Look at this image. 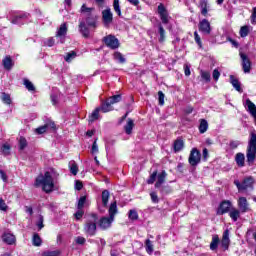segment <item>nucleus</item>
Instances as JSON below:
<instances>
[{
  "instance_id": "1",
  "label": "nucleus",
  "mask_w": 256,
  "mask_h": 256,
  "mask_svg": "<svg viewBox=\"0 0 256 256\" xmlns=\"http://www.w3.org/2000/svg\"><path fill=\"white\" fill-rule=\"evenodd\" d=\"M119 213V208H117V201L112 202L108 207L109 217L104 216L100 218L98 221V227L102 231H107V229H111V225H113V221H115V216Z\"/></svg>"
},
{
  "instance_id": "2",
  "label": "nucleus",
  "mask_w": 256,
  "mask_h": 256,
  "mask_svg": "<svg viewBox=\"0 0 256 256\" xmlns=\"http://www.w3.org/2000/svg\"><path fill=\"white\" fill-rule=\"evenodd\" d=\"M35 185L36 187H39V185H41L45 193H51L53 189H55V182L53 181V176L51 175V172L47 171L44 173V175H39L36 178Z\"/></svg>"
},
{
  "instance_id": "3",
  "label": "nucleus",
  "mask_w": 256,
  "mask_h": 256,
  "mask_svg": "<svg viewBox=\"0 0 256 256\" xmlns=\"http://www.w3.org/2000/svg\"><path fill=\"white\" fill-rule=\"evenodd\" d=\"M246 158L248 165H253L256 161V133L251 132L246 150Z\"/></svg>"
},
{
  "instance_id": "4",
  "label": "nucleus",
  "mask_w": 256,
  "mask_h": 256,
  "mask_svg": "<svg viewBox=\"0 0 256 256\" xmlns=\"http://www.w3.org/2000/svg\"><path fill=\"white\" fill-rule=\"evenodd\" d=\"M80 13L86 17V23L88 27H94L97 25V14H95L94 7H87L86 4H83L80 9Z\"/></svg>"
},
{
  "instance_id": "5",
  "label": "nucleus",
  "mask_w": 256,
  "mask_h": 256,
  "mask_svg": "<svg viewBox=\"0 0 256 256\" xmlns=\"http://www.w3.org/2000/svg\"><path fill=\"white\" fill-rule=\"evenodd\" d=\"M84 231L90 237H92V235H95L97 231V215L93 214L87 219Z\"/></svg>"
},
{
  "instance_id": "6",
  "label": "nucleus",
  "mask_w": 256,
  "mask_h": 256,
  "mask_svg": "<svg viewBox=\"0 0 256 256\" xmlns=\"http://www.w3.org/2000/svg\"><path fill=\"white\" fill-rule=\"evenodd\" d=\"M234 184L236 185L238 191H247V189H253V185H255V179L249 176V177H246L242 181V183L239 182V180H236L234 181Z\"/></svg>"
},
{
  "instance_id": "7",
  "label": "nucleus",
  "mask_w": 256,
  "mask_h": 256,
  "mask_svg": "<svg viewBox=\"0 0 256 256\" xmlns=\"http://www.w3.org/2000/svg\"><path fill=\"white\" fill-rule=\"evenodd\" d=\"M188 161L192 167L199 165V163H201V152H199L197 148H193L190 152Z\"/></svg>"
},
{
  "instance_id": "8",
  "label": "nucleus",
  "mask_w": 256,
  "mask_h": 256,
  "mask_svg": "<svg viewBox=\"0 0 256 256\" xmlns=\"http://www.w3.org/2000/svg\"><path fill=\"white\" fill-rule=\"evenodd\" d=\"M233 209V204L229 200H224L218 207L217 215H225V213H229Z\"/></svg>"
},
{
  "instance_id": "9",
  "label": "nucleus",
  "mask_w": 256,
  "mask_h": 256,
  "mask_svg": "<svg viewBox=\"0 0 256 256\" xmlns=\"http://www.w3.org/2000/svg\"><path fill=\"white\" fill-rule=\"evenodd\" d=\"M103 41L107 47H110V49H119V39H117L115 36L108 35L104 37Z\"/></svg>"
},
{
  "instance_id": "10",
  "label": "nucleus",
  "mask_w": 256,
  "mask_h": 256,
  "mask_svg": "<svg viewBox=\"0 0 256 256\" xmlns=\"http://www.w3.org/2000/svg\"><path fill=\"white\" fill-rule=\"evenodd\" d=\"M102 21L103 25L106 27H110L111 23H113V12H111L110 8H107L102 12Z\"/></svg>"
},
{
  "instance_id": "11",
  "label": "nucleus",
  "mask_w": 256,
  "mask_h": 256,
  "mask_svg": "<svg viewBox=\"0 0 256 256\" xmlns=\"http://www.w3.org/2000/svg\"><path fill=\"white\" fill-rule=\"evenodd\" d=\"M240 58L242 60V69L244 73H251V60L243 52H240Z\"/></svg>"
},
{
  "instance_id": "12",
  "label": "nucleus",
  "mask_w": 256,
  "mask_h": 256,
  "mask_svg": "<svg viewBox=\"0 0 256 256\" xmlns=\"http://www.w3.org/2000/svg\"><path fill=\"white\" fill-rule=\"evenodd\" d=\"M67 23H63L60 25V27L58 28L57 32H56V37H58V39H60V43H65V37L67 36Z\"/></svg>"
},
{
  "instance_id": "13",
  "label": "nucleus",
  "mask_w": 256,
  "mask_h": 256,
  "mask_svg": "<svg viewBox=\"0 0 256 256\" xmlns=\"http://www.w3.org/2000/svg\"><path fill=\"white\" fill-rule=\"evenodd\" d=\"M158 14L162 23L164 25H167V23H169V14L167 13V9H165V6L163 4L158 5Z\"/></svg>"
},
{
  "instance_id": "14",
  "label": "nucleus",
  "mask_w": 256,
  "mask_h": 256,
  "mask_svg": "<svg viewBox=\"0 0 256 256\" xmlns=\"http://www.w3.org/2000/svg\"><path fill=\"white\" fill-rule=\"evenodd\" d=\"M199 31L201 33H204V35H209L211 33V23H209V20L203 19L199 23Z\"/></svg>"
},
{
  "instance_id": "15",
  "label": "nucleus",
  "mask_w": 256,
  "mask_h": 256,
  "mask_svg": "<svg viewBox=\"0 0 256 256\" xmlns=\"http://www.w3.org/2000/svg\"><path fill=\"white\" fill-rule=\"evenodd\" d=\"M25 19H29V14L22 12L14 16L11 20V23H13L14 25H23V21H25Z\"/></svg>"
},
{
  "instance_id": "16",
  "label": "nucleus",
  "mask_w": 256,
  "mask_h": 256,
  "mask_svg": "<svg viewBox=\"0 0 256 256\" xmlns=\"http://www.w3.org/2000/svg\"><path fill=\"white\" fill-rule=\"evenodd\" d=\"M238 207L241 213H247V211H249V203L247 202V198L240 197L238 200Z\"/></svg>"
},
{
  "instance_id": "17",
  "label": "nucleus",
  "mask_w": 256,
  "mask_h": 256,
  "mask_svg": "<svg viewBox=\"0 0 256 256\" xmlns=\"http://www.w3.org/2000/svg\"><path fill=\"white\" fill-rule=\"evenodd\" d=\"M135 127V121L133 119L128 118L126 124L124 125V131L126 135H131L133 133V128Z\"/></svg>"
},
{
  "instance_id": "18",
  "label": "nucleus",
  "mask_w": 256,
  "mask_h": 256,
  "mask_svg": "<svg viewBox=\"0 0 256 256\" xmlns=\"http://www.w3.org/2000/svg\"><path fill=\"white\" fill-rule=\"evenodd\" d=\"M2 65H3L4 69H6V71H11L15 64L13 63V59L11 58V56H6L2 60Z\"/></svg>"
},
{
  "instance_id": "19",
  "label": "nucleus",
  "mask_w": 256,
  "mask_h": 256,
  "mask_svg": "<svg viewBox=\"0 0 256 256\" xmlns=\"http://www.w3.org/2000/svg\"><path fill=\"white\" fill-rule=\"evenodd\" d=\"M229 217L232 219V221L236 222L239 220V217H241V210L232 207L229 211Z\"/></svg>"
},
{
  "instance_id": "20",
  "label": "nucleus",
  "mask_w": 256,
  "mask_h": 256,
  "mask_svg": "<svg viewBox=\"0 0 256 256\" xmlns=\"http://www.w3.org/2000/svg\"><path fill=\"white\" fill-rule=\"evenodd\" d=\"M2 241L7 245H13L15 243V235L11 233H4L2 235Z\"/></svg>"
},
{
  "instance_id": "21",
  "label": "nucleus",
  "mask_w": 256,
  "mask_h": 256,
  "mask_svg": "<svg viewBox=\"0 0 256 256\" xmlns=\"http://www.w3.org/2000/svg\"><path fill=\"white\" fill-rule=\"evenodd\" d=\"M229 243H230V240H229V230H225L224 233H223V237H222V241H221V246L224 249H229Z\"/></svg>"
},
{
  "instance_id": "22",
  "label": "nucleus",
  "mask_w": 256,
  "mask_h": 256,
  "mask_svg": "<svg viewBox=\"0 0 256 256\" xmlns=\"http://www.w3.org/2000/svg\"><path fill=\"white\" fill-rule=\"evenodd\" d=\"M235 162L238 167H245V154L239 152L235 156Z\"/></svg>"
},
{
  "instance_id": "23",
  "label": "nucleus",
  "mask_w": 256,
  "mask_h": 256,
  "mask_svg": "<svg viewBox=\"0 0 256 256\" xmlns=\"http://www.w3.org/2000/svg\"><path fill=\"white\" fill-rule=\"evenodd\" d=\"M113 104L107 100L106 102L102 103L101 107L98 108V111H102V113H109V111H113Z\"/></svg>"
},
{
  "instance_id": "24",
  "label": "nucleus",
  "mask_w": 256,
  "mask_h": 256,
  "mask_svg": "<svg viewBox=\"0 0 256 256\" xmlns=\"http://www.w3.org/2000/svg\"><path fill=\"white\" fill-rule=\"evenodd\" d=\"M68 167L72 175L75 176L79 173V166L77 165V162H75L74 160L69 162Z\"/></svg>"
},
{
  "instance_id": "25",
  "label": "nucleus",
  "mask_w": 256,
  "mask_h": 256,
  "mask_svg": "<svg viewBox=\"0 0 256 256\" xmlns=\"http://www.w3.org/2000/svg\"><path fill=\"white\" fill-rule=\"evenodd\" d=\"M110 195L111 194L108 192V190L102 191V195H101L102 207H107V205H109Z\"/></svg>"
},
{
  "instance_id": "26",
  "label": "nucleus",
  "mask_w": 256,
  "mask_h": 256,
  "mask_svg": "<svg viewBox=\"0 0 256 256\" xmlns=\"http://www.w3.org/2000/svg\"><path fill=\"white\" fill-rule=\"evenodd\" d=\"M167 178V172L162 171L161 174L158 175L157 182L155 184V187L159 189L163 183H165V179Z\"/></svg>"
},
{
  "instance_id": "27",
  "label": "nucleus",
  "mask_w": 256,
  "mask_h": 256,
  "mask_svg": "<svg viewBox=\"0 0 256 256\" xmlns=\"http://www.w3.org/2000/svg\"><path fill=\"white\" fill-rule=\"evenodd\" d=\"M207 7H209V3L207 2V0H200V9H201V14L204 17H207Z\"/></svg>"
},
{
  "instance_id": "28",
  "label": "nucleus",
  "mask_w": 256,
  "mask_h": 256,
  "mask_svg": "<svg viewBox=\"0 0 256 256\" xmlns=\"http://www.w3.org/2000/svg\"><path fill=\"white\" fill-rule=\"evenodd\" d=\"M79 31L83 35V37H89V28H87L84 21L80 22Z\"/></svg>"
},
{
  "instance_id": "29",
  "label": "nucleus",
  "mask_w": 256,
  "mask_h": 256,
  "mask_svg": "<svg viewBox=\"0 0 256 256\" xmlns=\"http://www.w3.org/2000/svg\"><path fill=\"white\" fill-rule=\"evenodd\" d=\"M184 147H185V142H183V140L177 139L174 142V151H175V153H179V151H181Z\"/></svg>"
},
{
  "instance_id": "30",
  "label": "nucleus",
  "mask_w": 256,
  "mask_h": 256,
  "mask_svg": "<svg viewBox=\"0 0 256 256\" xmlns=\"http://www.w3.org/2000/svg\"><path fill=\"white\" fill-rule=\"evenodd\" d=\"M230 83L233 85L234 89H236V91L241 93V84L239 83V80H237V78H235V76H230Z\"/></svg>"
},
{
  "instance_id": "31",
  "label": "nucleus",
  "mask_w": 256,
  "mask_h": 256,
  "mask_svg": "<svg viewBox=\"0 0 256 256\" xmlns=\"http://www.w3.org/2000/svg\"><path fill=\"white\" fill-rule=\"evenodd\" d=\"M158 33L160 35L158 41L159 43H164L165 41V28H163V25L159 24L158 25Z\"/></svg>"
},
{
  "instance_id": "32",
  "label": "nucleus",
  "mask_w": 256,
  "mask_h": 256,
  "mask_svg": "<svg viewBox=\"0 0 256 256\" xmlns=\"http://www.w3.org/2000/svg\"><path fill=\"white\" fill-rule=\"evenodd\" d=\"M128 219H130V221H137V219H139V214L137 213V210H129Z\"/></svg>"
},
{
  "instance_id": "33",
  "label": "nucleus",
  "mask_w": 256,
  "mask_h": 256,
  "mask_svg": "<svg viewBox=\"0 0 256 256\" xmlns=\"http://www.w3.org/2000/svg\"><path fill=\"white\" fill-rule=\"evenodd\" d=\"M23 85L26 87L28 91H35V85L29 79L25 78L23 80Z\"/></svg>"
},
{
  "instance_id": "34",
  "label": "nucleus",
  "mask_w": 256,
  "mask_h": 256,
  "mask_svg": "<svg viewBox=\"0 0 256 256\" xmlns=\"http://www.w3.org/2000/svg\"><path fill=\"white\" fill-rule=\"evenodd\" d=\"M207 129H209V124L207 123V120H201L199 126L200 133H206Z\"/></svg>"
},
{
  "instance_id": "35",
  "label": "nucleus",
  "mask_w": 256,
  "mask_h": 256,
  "mask_svg": "<svg viewBox=\"0 0 256 256\" xmlns=\"http://www.w3.org/2000/svg\"><path fill=\"white\" fill-rule=\"evenodd\" d=\"M219 246V236H213L212 242L210 244L211 251H215L217 247Z\"/></svg>"
},
{
  "instance_id": "36",
  "label": "nucleus",
  "mask_w": 256,
  "mask_h": 256,
  "mask_svg": "<svg viewBox=\"0 0 256 256\" xmlns=\"http://www.w3.org/2000/svg\"><path fill=\"white\" fill-rule=\"evenodd\" d=\"M86 203H87V197L81 196L78 200L77 209L83 210V207H85Z\"/></svg>"
},
{
  "instance_id": "37",
  "label": "nucleus",
  "mask_w": 256,
  "mask_h": 256,
  "mask_svg": "<svg viewBox=\"0 0 256 256\" xmlns=\"http://www.w3.org/2000/svg\"><path fill=\"white\" fill-rule=\"evenodd\" d=\"M113 57H114L115 61H117L118 63H125V61H126L125 57L120 52H115Z\"/></svg>"
},
{
  "instance_id": "38",
  "label": "nucleus",
  "mask_w": 256,
  "mask_h": 256,
  "mask_svg": "<svg viewBox=\"0 0 256 256\" xmlns=\"http://www.w3.org/2000/svg\"><path fill=\"white\" fill-rule=\"evenodd\" d=\"M32 241L35 247H41L42 240L39 234H34Z\"/></svg>"
},
{
  "instance_id": "39",
  "label": "nucleus",
  "mask_w": 256,
  "mask_h": 256,
  "mask_svg": "<svg viewBox=\"0 0 256 256\" xmlns=\"http://www.w3.org/2000/svg\"><path fill=\"white\" fill-rule=\"evenodd\" d=\"M200 75L202 79L206 81V83H209L211 81V73L201 70Z\"/></svg>"
},
{
  "instance_id": "40",
  "label": "nucleus",
  "mask_w": 256,
  "mask_h": 256,
  "mask_svg": "<svg viewBox=\"0 0 256 256\" xmlns=\"http://www.w3.org/2000/svg\"><path fill=\"white\" fill-rule=\"evenodd\" d=\"M76 57H77V53H75V51H72L67 53L64 59L66 63H71V61H73V59H75Z\"/></svg>"
},
{
  "instance_id": "41",
  "label": "nucleus",
  "mask_w": 256,
  "mask_h": 256,
  "mask_svg": "<svg viewBox=\"0 0 256 256\" xmlns=\"http://www.w3.org/2000/svg\"><path fill=\"white\" fill-rule=\"evenodd\" d=\"M1 99L6 105H11V96L5 92L1 94Z\"/></svg>"
},
{
  "instance_id": "42",
  "label": "nucleus",
  "mask_w": 256,
  "mask_h": 256,
  "mask_svg": "<svg viewBox=\"0 0 256 256\" xmlns=\"http://www.w3.org/2000/svg\"><path fill=\"white\" fill-rule=\"evenodd\" d=\"M61 255V251L53 250V251H45L42 253V256H59Z\"/></svg>"
},
{
  "instance_id": "43",
  "label": "nucleus",
  "mask_w": 256,
  "mask_h": 256,
  "mask_svg": "<svg viewBox=\"0 0 256 256\" xmlns=\"http://www.w3.org/2000/svg\"><path fill=\"white\" fill-rule=\"evenodd\" d=\"M146 245V251L149 255H151L153 253V242H151V240H146L145 242Z\"/></svg>"
},
{
  "instance_id": "44",
  "label": "nucleus",
  "mask_w": 256,
  "mask_h": 256,
  "mask_svg": "<svg viewBox=\"0 0 256 256\" xmlns=\"http://www.w3.org/2000/svg\"><path fill=\"white\" fill-rule=\"evenodd\" d=\"M114 11L119 17H121V6H119V0H114L113 2Z\"/></svg>"
},
{
  "instance_id": "45",
  "label": "nucleus",
  "mask_w": 256,
  "mask_h": 256,
  "mask_svg": "<svg viewBox=\"0 0 256 256\" xmlns=\"http://www.w3.org/2000/svg\"><path fill=\"white\" fill-rule=\"evenodd\" d=\"M94 121H97V108L93 110L92 114L88 119L89 125L93 124Z\"/></svg>"
},
{
  "instance_id": "46",
  "label": "nucleus",
  "mask_w": 256,
  "mask_h": 256,
  "mask_svg": "<svg viewBox=\"0 0 256 256\" xmlns=\"http://www.w3.org/2000/svg\"><path fill=\"white\" fill-rule=\"evenodd\" d=\"M25 147H27V139H25V137H20V140H19L20 151H23V149H25Z\"/></svg>"
},
{
  "instance_id": "47",
  "label": "nucleus",
  "mask_w": 256,
  "mask_h": 256,
  "mask_svg": "<svg viewBox=\"0 0 256 256\" xmlns=\"http://www.w3.org/2000/svg\"><path fill=\"white\" fill-rule=\"evenodd\" d=\"M249 35V26H242L240 29V36L247 37Z\"/></svg>"
},
{
  "instance_id": "48",
  "label": "nucleus",
  "mask_w": 256,
  "mask_h": 256,
  "mask_svg": "<svg viewBox=\"0 0 256 256\" xmlns=\"http://www.w3.org/2000/svg\"><path fill=\"white\" fill-rule=\"evenodd\" d=\"M108 101L112 104L115 105V103H119V101H121V95H115L112 96L108 99Z\"/></svg>"
},
{
  "instance_id": "49",
  "label": "nucleus",
  "mask_w": 256,
  "mask_h": 256,
  "mask_svg": "<svg viewBox=\"0 0 256 256\" xmlns=\"http://www.w3.org/2000/svg\"><path fill=\"white\" fill-rule=\"evenodd\" d=\"M157 179V171L153 172L147 180L148 185H153Z\"/></svg>"
},
{
  "instance_id": "50",
  "label": "nucleus",
  "mask_w": 256,
  "mask_h": 256,
  "mask_svg": "<svg viewBox=\"0 0 256 256\" xmlns=\"http://www.w3.org/2000/svg\"><path fill=\"white\" fill-rule=\"evenodd\" d=\"M158 101H159V105L161 106L165 105V94L163 93V91L158 92Z\"/></svg>"
},
{
  "instance_id": "51",
  "label": "nucleus",
  "mask_w": 256,
  "mask_h": 256,
  "mask_svg": "<svg viewBox=\"0 0 256 256\" xmlns=\"http://www.w3.org/2000/svg\"><path fill=\"white\" fill-rule=\"evenodd\" d=\"M44 125L46 127V131H54L55 129V122L53 121H48Z\"/></svg>"
},
{
  "instance_id": "52",
  "label": "nucleus",
  "mask_w": 256,
  "mask_h": 256,
  "mask_svg": "<svg viewBox=\"0 0 256 256\" xmlns=\"http://www.w3.org/2000/svg\"><path fill=\"white\" fill-rule=\"evenodd\" d=\"M1 151L3 155H9V153L11 152V146H9V144H4L1 148Z\"/></svg>"
},
{
  "instance_id": "53",
  "label": "nucleus",
  "mask_w": 256,
  "mask_h": 256,
  "mask_svg": "<svg viewBox=\"0 0 256 256\" xmlns=\"http://www.w3.org/2000/svg\"><path fill=\"white\" fill-rule=\"evenodd\" d=\"M35 133H37V135H43V133H47V128L45 124L43 126L36 128Z\"/></svg>"
},
{
  "instance_id": "54",
  "label": "nucleus",
  "mask_w": 256,
  "mask_h": 256,
  "mask_svg": "<svg viewBox=\"0 0 256 256\" xmlns=\"http://www.w3.org/2000/svg\"><path fill=\"white\" fill-rule=\"evenodd\" d=\"M212 77H213L214 81H219V77H221V72H219L218 69H214V71L212 73Z\"/></svg>"
},
{
  "instance_id": "55",
  "label": "nucleus",
  "mask_w": 256,
  "mask_h": 256,
  "mask_svg": "<svg viewBox=\"0 0 256 256\" xmlns=\"http://www.w3.org/2000/svg\"><path fill=\"white\" fill-rule=\"evenodd\" d=\"M74 215L77 221H79V219H81L83 215H85V211H83L82 209H78V211Z\"/></svg>"
},
{
  "instance_id": "56",
  "label": "nucleus",
  "mask_w": 256,
  "mask_h": 256,
  "mask_svg": "<svg viewBox=\"0 0 256 256\" xmlns=\"http://www.w3.org/2000/svg\"><path fill=\"white\" fill-rule=\"evenodd\" d=\"M37 227L39 230L43 229V227H45V225H43V216L40 215L39 216V219H38V222L36 223Z\"/></svg>"
},
{
  "instance_id": "57",
  "label": "nucleus",
  "mask_w": 256,
  "mask_h": 256,
  "mask_svg": "<svg viewBox=\"0 0 256 256\" xmlns=\"http://www.w3.org/2000/svg\"><path fill=\"white\" fill-rule=\"evenodd\" d=\"M251 23L252 25H256V7H254L252 10Z\"/></svg>"
},
{
  "instance_id": "58",
  "label": "nucleus",
  "mask_w": 256,
  "mask_h": 256,
  "mask_svg": "<svg viewBox=\"0 0 256 256\" xmlns=\"http://www.w3.org/2000/svg\"><path fill=\"white\" fill-rule=\"evenodd\" d=\"M150 197L153 203H159V197L157 196V193L155 192L150 193Z\"/></svg>"
},
{
  "instance_id": "59",
  "label": "nucleus",
  "mask_w": 256,
  "mask_h": 256,
  "mask_svg": "<svg viewBox=\"0 0 256 256\" xmlns=\"http://www.w3.org/2000/svg\"><path fill=\"white\" fill-rule=\"evenodd\" d=\"M75 189L77 191H81V189H83V182L82 181H79V180H76L75 181Z\"/></svg>"
},
{
  "instance_id": "60",
  "label": "nucleus",
  "mask_w": 256,
  "mask_h": 256,
  "mask_svg": "<svg viewBox=\"0 0 256 256\" xmlns=\"http://www.w3.org/2000/svg\"><path fill=\"white\" fill-rule=\"evenodd\" d=\"M7 209V204L5 203V200L0 198V211H6Z\"/></svg>"
},
{
  "instance_id": "61",
  "label": "nucleus",
  "mask_w": 256,
  "mask_h": 256,
  "mask_svg": "<svg viewBox=\"0 0 256 256\" xmlns=\"http://www.w3.org/2000/svg\"><path fill=\"white\" fill-rule=\"evenodd\" d=\"M184 73L186 75V77H189V75H191V67L189 65H184Z\"/></svg>"
},
{
  "instance_id": "62",
  "label": "nucleus",
  "mask_w": 256,
  "mask_h": 256,
  "mask_svg": "<svg viewBox=\"0 0 256 256\" xmlns=\"http://www.w3.org/2000/svg\"><path fill=\"white\" fill-rule=\"evenodd\" d=\"M85 238L84 237H81V236H78L77 238H76V243L78 244V245H85Z\"/></svg>"
},
{
  "instance_id": "63",
  "label": "nucleus",
  "mask_w": 256,
  "mask_h": 256,
  "mask_svg": "<svg viewBox=\"0 0 256 256\" xmlns=\"http://www.w3.org/2000/svg\"><path fill=\"white\" fill-rule=\"evenodd\" d=\"M239 145H241V143L239 141H231L230 142V148H232V149H237V147H239Z\"/></svg>"
},
{
  "instance_id": "64",
  "label": "nucleus",
  "mask_w": 256,
  "mask_h": 256,
  "mask_svg": "<svg viewBox=\"0 0 256 256\" xmlns=\"http://www.w3.org/2000/svg\"><path fill=\"white\" fill-rule=\"evenodd\" d=\"M194 37L196 43L199 45V47H201V37H199V34L197 32H194Z\"/></svg>"
}]
</instances>
